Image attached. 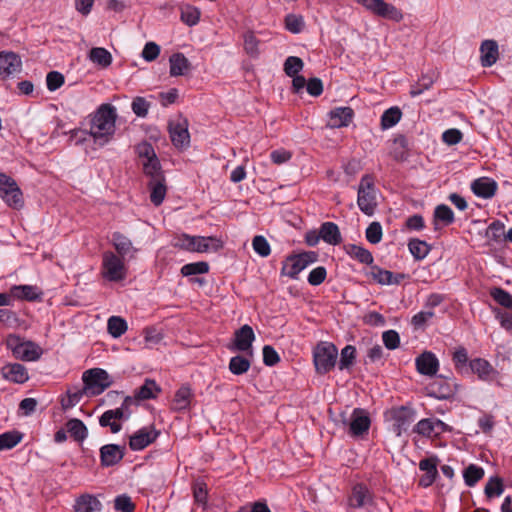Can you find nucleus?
<instances>
[{"label":"nucleus","instance_id":"1","mask_svg":"<svg viewBox=\"0 0 512 512\" xmlns=\"http://www.w3.org/2000/svg\"><path fill=\"white\" fill-rule=\"evenodd\" d=\"M117 110L111 104H101L90 115L89 135L99 146L108 144L115 134Z\"/></svg>","mask_w":512,"mask_h":512},{"label":"nucleus","instance_id":"2","mask_svg":"<svg viewBox=\"0 0 512 512\" xmlns=\"http://www.w3.org/2000/svg\"><path fill=\"white\" fill-rule=\"evenodd\" d=\"M161 387L156 383L155 380L145 379L144 383L134 390L132 396H127L122 404L121 408L115 410H107L101 416H124V410L131 413L130 407L140 406L142 402L155 399L161 393Z\"/></svg>","mask_w":512,"mask_h":512},{"label":"nucleus","instance_id":"3","mask_svg":"<svg viewBox=\"0 0 512 512\" xmlns=\"http://www.w3.org/2000/svg\"><path fill=\"white\" fill-rule=\"evenodd\" d=\"M338 349L330 342L321 341L313 349V363L317 374L325 375L337 363Z\"/></svg>","mask_w":512,"mask_h":512},{"label":"nucleus","instance_id":"4","mask_svg":"<svg viewBox=\"0 0 512 512\" xmlns=\"http://www.w3.org/2000/svg\"><path fill=\"white\" fill-rule=\"evenodd\" d=\"M5 343L7 349L12 352L13 356L23 361H36L43 353L39 345L32 341L25 340L18 335H8Z\"/></svg>","mask_w":512,"mask_h":512},{"label":"nucleus","instance_id":"5","mask_svg":"<svg viewBox=\"0 0 512 512\" xmlns=\"http://www.w3.org/2000/svg\"><path fill=\"white\" fill-rule=\"evenodd\" d=\"M318 260V253L315 251H304L298 254L289 255L281 268V275L291 279H297L301 271Z\"/></svg>","mask_w":512,"mask_h":512},{"label":"nucleus","instance_id":"6","mask_svg":"<svg viewBox=\"0 0 512 512\" xmlns=\"http://www.w3.org/2000/svg\"><path fill=\"white\" fill-rule=\"evenodd\" d=\"M101 275L110 282L124 280L127 275L124 259L112 251L104 252L102 256Z\"/></svg>","mask_w":512,"mask_h":512},{"label":"nucleus","instance_id":"7","mask_svg":"<svg viewBox=\"0 0 512 512\" xmlns=\"http://www.w3.org/2000/svg\"><path fill=\"white\" fill-rule=\"evenodd\" d=\"M357 204L359 209L366 215L371 216L377 206L374 180L370 175H364L358 187Z\"/></svg>","mask_w":512,"mask_h":512},{"label":"nucleus","instance_id":"8","mask_svg":"<svg viewBox=\"0 0 512 512\" xmlns=\"http://www.w3.org/2000/svg\"><path fill=\"white\" fill-rule=\"evenodd\" d=\"M82 380L86 395H99L111 385L109 374L101 368L86 370Z\"/></svg>","mask_w":512,"mask_h":512},{"label":"nucleus","instance_id":"9","mask_svg":"<svg viewBox=\"0 0 512 512\" xmlns=\"http://www.w3.org/2000/svg\"><path fill=\"white\" fill-rule=\"evenodd\" d=\"M359 4L383 19L400 22L403 20V13L394 5L384 0H357Z\"/></svg>","mask_w":512,"mask_h":512},{"label":"nucleus","instance_id":"10","mask_svg":"<svg viewBox=\"0 0 512 512\" xmlns=\"http://www.w3.org/2000/svg\"><path fill=\"white\" fill-rule=\"evenodd\" d=\"M2 200L14 210H20L24 206L23 193L10 176L2 173Z\"/></svg>","mask_w":512,"mask_h":512},{"label":"nucleus","instance_id":"11","mask_svg":"<svg viewBox=\"0 0 512 512\" xmlns=\"http://www.w3.org/2000/svg\"><path fill=\"white\" fill-rule=\"evenodd\" d=\"M169 134L173 145L176 148H185L189 146L190 135L186 120L169 123Z\"/></svg>","mask_w":512,"mask_h":512},{"label":"nucleus","instance_id":"12","mask_svg":"<svg viewBox=\"0 0 512 512\" xmlns=\"http://www.w3.org/2000/svg\"><path fill=\"white\" fill-rule=\"evenodd\" d=\"M417 371L421 375L435 376L439 369V360L434 353L425 351L415 359Z\"/></svg>","mask_w":512,"mask_h":512},{"label":"nucleus","instance_id":"13","mask_svg":"<svg viewBox=\"0 0 512 512\" xmlns=\"http://www.w3.org/2000/svg\"><path fill=\"white\" fill-rule=\"evenodd\" d=\"M471 190L477 197L490 199L496 194L498 184L489 177H481L472 182Z\"/></svg>","mask_w":512,"mask_h":512},{"label":"nucleus","instance_id":"14","mask_svg":"<svg viewBox=\"0 0 512 512\" xmlns=\"http://www.w3.org/2000/svg\"><path fill=\"white\" fill-rule=\"evenodd\" d=\"M354 118L351 107H336L329 112L328 126L331 128L347 127Z\"/></svg>","mask_w":512,"mask_h":512},{"label":"nucleus","instance_id":"15","mask_svg":"<svg viewBox=\"0 0 512 512\" xmlns=\"http://www.w3.org/2000/svg\"><path fill=\"white\" fill-rule=\"evenodd\" d=\"M255 334L251 326L243 325L234 332V347L238 351L247 352L252 348Z\"/></svg>","mask_w":512,"mask_h":512},{"label":"nucleus","instance_id":"16","mask_svg":"<svg viewBox=\"0 0 512 512\" xmlns=\"http://www.w3.org/2000/svg\"><path fill=\"white\" fill-rule=\"evenodd\" d=\"M469 371L476 374L482 381H492L497 371L483 358H475L469 362Z\"/></svg>","mask_w":512,"mask_h":512},{"label":"nucleus","instance_id":"17","mask_svg":"<svg viewBox=\"0 0 512 512\" xmlns=\"http://www.w3.org/2000/svg\"><path fill=\"white\" fill-rule=\"evenodd\" d=\"M159 432L153 428H142L130 437L129 446L132 450H142L151 444Z\"/></svg>","mask_w":512,"mask_h":512},{"label":"nucleus","instance_id":"18","mask_svg":"<svg viewBox=\"0 0 512 512\" xmlns=\"http://www.w3.org/2000/svg\"><path fill=\"white\" fill-rule=\"evenodd\" d=\"M480 61L485 68L494 65L499 58V48L495 40H484L480 45Z\"/></svg>","mask_w":512,"mask_h":512},{"label":"nucleus","instance_id":"19","mask_svg":"<svg viewBox=\"0 0 512 512\" xmlns=\"http://www.w3.org/2000/svg\"><path fill=\"white\" fill-rule=\"evenodd\" d=\"M124 457V447L116 444H107L100 449V459L102 466H113L120 462Z\"/></svg>","mask_w":512,"mask_h":512},{"label":"nucleus","instance_id":"20","mask_svg":"<svg viewBox=\"0 0 512 512\" xmlns=\"http://www.w3.org/2000/svg\"><path fill=\"white\" fill-rule=\"evenodd\" d=\"M22 71V60L20 56L14 52L2 51V80L18 74Z\"/></svg>","mask_w":512,"mask_h":512},{"label":"nucleus","instance_id":"21","mask_svg":"<svg viewBox=\"0 0 512 512\" xmlns=\"http://www.w3.org/2000/svg\"><path fill=\"white\" fill-rule=\"evenodd\" d=\"M2 377L19 384L26 382L29 378L27 369L24 365L19 363L7 364L3 366Z\"/></svg>","mask_w":512,"mask_h":512},{"label":"nucleus","instance_id":"22","mask_svg":"<svg viewBox=\"0 0 512 512\" xmlns=\"http://www.w3.org/2000/svg\"><path fill=\"white\" fill-rule=\"evenodd\" d=\"M193 398L192 390L189 386H181L175 393L171 408L175 412H182L189 408Z\"/></svg>","mask_w":512,"mask_h":512},{"label":"nucleus","instance_id":"23","mask_svg":"<svg viewBox=\"0 0 512 512\" xmlns=\"http://www.w3.org/2000/svg\"><path fill=\"white\" fill-rule=\"evenodd\" d=\"M455 221L453 210L446 204H439L435 207L433 212V225L437 230L439 225L449 226Z\"/></svg>","mask_w":512,"mask_h":512},{"label":"nucleus","instance_id":"24","mask_svg":"<svg viewBox=\"0 0 512 512\" xmlns=\"http://www.w3.org/2000/svg\"><path fill=\"white\" fill-rule=\"evenodd\" d=\"M320 236L327 244L336 246L342 242V236L339 227L334 222H324L321 224Z\"/></svg>","mask_w":512,"mask_h":512},{"label":"nucleus","instance_id":"25","mask_svg":"<svg viewBox=\"0 0 512 512\" xmlns=\"http://www.w3.org/2000/svg\"><path fill=\"white\" fill-rule=\"evenodd\" d=\"M343 424L348 426V433L352 437H362L367 434L371 421L370 418H344Z\"/></svg>","mask_w":512,"mask_h":512},{"label":"nucleus","instance_id":"26","mask_svg":"<svg viewBox=\"0 0 512 512\" xmlns=\"http://www.w3.org/2000/svg\"><path fill=\"white\" fill-rule=\"evenodd\" d=\"M101 507L100 501L95 496L83 494L76 500L74 512H100Z\"/></svg>","mask_w":512,"mask_h":512},{"label":"nucleus","instance_id":"27","mask_svg":"<svg viewBox=\"0 0 512 512\" xmlns=\"http://www.w3.org/2000/svg\"><path fill=\"white\" fill-rule=\"evenodd\" d=\"M371 501H372V497H371V494L366 486H364L362 484H358V485L354 486V488L352 490V494L349 498V503H350L351 507H354V508L364 507L367 504L371 503Z\"/></svg>","mask_w":512,"mask_h":512},{"label":"nucleus","instance_id":"28","mask_svg":"<svg viewBox=\"0 0 512 512\" xmlns=\"http://www.w3.org/2000/svg\"><path fill=\"white\" fill-rule=\"evenodd\" d=\"M170 75L173 77L185 75L191 68L189 60L183 53H175L170 59Z\"/></svg>","mask_w":512,"mask_h":512},{"label":"nucleus","instance_id":"29","mask_svg":"<svg viewBox=\"0 0 512 512\" xmlns=\"http://www.w3.org/2000/svg\"><path fill=\"white\" fill-rule=\"evenodd\" d=\"M112 244L118 253V256L125 259L130 253L136 252L132 242L126 236L119 232H115L112 235Z\"/></svg>","mask_w":512,"mask_h":512},{"label":"nucleus","instance_id":"30","mask_svg":"<svg viewBox=\"0 0 512 512\" xmlns=\"http://www.w3.org/2000/svg\"><path fill=\"white\" fill-rule=\"evenodd\" d=\"M345 251L351 258L362 264L372 265L374 262L372 253L362 246L348 244L345 246Z\"/></svg>","mask_w":512,"mask_h":512},{"label":"nucleus","instance_id":"31","mask_svg":"<svg viewBox=\"0 0 512 512\" xmlns=\"http://www.w3.org/2000/svg\"><path fill=\"white\" fill-rule=\"evenodd\" d=\"M165 179H154L150 180L148 186L151 190L150 200L155 206H159L166 195V186L164 184Z\"/></svg>","mask_w":512,"mask_h":512},{"label":"nucleus","instance_id":"32","mask_svg":"<svg viewBox=\"0 0 512 512\" xmlns=\"http://www.w3.org/2000/svg\"><path fill=\"white\" fill-rule=\"evenodd\" d=\"M13 298L34 301L40 297L37 288L31 285H19L11 288Z\"/></svg>","mask_w":512,"mask_h":512},{"label":"nucleus","instance_id":"33","mask_svg":"<svg viewBox=\"0 0 512 512\" xmlns=\"http://www.w3.org/2000/svg\"><path fill=\"white\" fill-rule=\"evenodd\" d=\"M66 429L70 436L77 442H83L87 437V428L78 418H71L66 423Z\"/></svg>","mask_w":512,"mask_h":512},{"label":"nucleus","instance_id":"34","mask_svg":"<svg viewBox=\"0 0 512 512\" xmlns=\"http://www.w3.org/2000/svg\"><path fill=\"white\" fill-rule=\"evenodd\" d=\"M401 117L402 111L398 106L390 107L381 116V128L383 130L392 128L401 120Z\"/></svg>","mask_w":512,"mask_h":512},{"label":"nucleus","instance_id":"35","mask_svg":"<svg viewBox=\"0 0 512 512\" xmlns=\"http://www.w3.org/2000/svg\"><path fill=\"white\" fill-rule=\"evenodd\" d=\"M89 59L93 63H95L103 68L110 66V64L112 63L111 53L107 49L102 48V47L92 48L89 52Z\"/></svg>","mask_w":512,"mask_h":512},{"label":"nucleus","instance_id":"36","mask_svg":"<svg viewBox=\"0 0 512 512\" xmlns=\"http://www.w3.org/2000/svg\"><path fill=\"white\" fill-rule=\"evenodd\" d=\"M127 329V322L120 316H111L107 321L108 333L114 338L121 337Z\"/></svg>","mask_w":512,"mask_h":512},{"label":"nucleus","instance_id":"37","mask_svg":"<svg viewBox=\"0 0 512 512\" xmlns=\"http://www.w3.org/2000/svg\"><path fill=\"white\" fill-rule=\"evenodd\" d=\"M408 249L416 260L424 259L430 252V246L417 238L409 240Z\"/></svg>","mask_w":512,"mask_h":512},{"label":"nucleus","instance_id":"38","mask_svg":"<svg viewBox=\"0 0 512 512\" xmlns=\"http://www.w3.org/2000/svg\"><path fill=\"white\" fill-rule=\"evenodd\" d=\"M453 363L455 365V369L461 374L469 373V367L467 366L468 362V352L464 347H458L452 356Z\"/></svg>","mask_w":512,"mask_h":512},{"label":"nucleus","instance_id":"39","mask_svg":"<svg viewBox=\"0 0 512 512\" xmlns=\"http://www.w3.org/2000/svg\"><path fill=\"white\" fill-rule=\"evenodd\" d=\"M284 24L286 30L293 34L301 33L305 28V21L302 15L297 14H287L284 18Z\"/></svg>","mask_w":512,"mask_h":512},{"label":"nucleus","instance_id":"40","mask_svg":"<svg viewBox=\"0 0 512 512\" xmlns=\"http://www.w3.org/2000/svg\"><path fill=\"white\" fill-rule=\"evenodd\" d=\"M356 348L353 345H346L340 353L338 368L340 370L349 369L355 363Z\"/></svg>","mask_w":512,"mask_h":512},{"label":"nucleus","instance_id":"41","mask_svg":"<svg viewBox=\"0 0 512 512\" xmlns=\"http://www.w3.org/2000/svg\"><path fill=\"white\" fill-rule=\"evenodd\" d=\"M369 276L379 285H391L392 271L383 269L377 265H372Z\"/></svg>","mask_w":512,"mask_h":512},{"label":"nucleus","instance_id":"42","mask_svg":"<svg viewBox=\"0 0 512 512\" xmlns=\"http://www.w3.org/2000/svg\"><path fill=\"white\" fill-rule=\"evenodd\" d=\"M250 368V361L241 355L233 356L229 361V370L234 375H242Z\"/></svg>","mask_w":512,"mask_h":512},{"label":"nucleus","instance_id":"43","mask_svg":"<svg viewBox=\"0 0 512 512\" xmlns=\"http://www.w3.org/2000/svg\"><path fill=\"white\" fill-rule=\"evenodd\" d=\"M84 394H86L84 388L83 389H79V388L69 389L67 391V394L64 397H62V399H61V405H62L63 409L67 410V409L75 406L81 400V398L83 397Z\"/></svg>","mask_w":512,"mask_h":512},{"label":"nucleus","instance_id":"44","mask_svg":"<svg viewBox=\"0 0 512 512\" xmlns=\"http://www.w3.org/2000/svg\"><path fill=\"white\" fill-rule=\"evenodd\" d=\"M143 171L151 180L164 178L161 172L160 162L156 157L142 161Z\"/></svg>","mask_w":512,"mask_h":512},{"label":"nucleus","instance_id":"45","mask_svg":"<svg viewBox=\"0 0 512 512\" xmlns=\"http://www.w3.org/2000/svg\"><path fill=\"white\" fill-rule=\"evenodd\" d=\"M200 10L192 5H187L181 9V21L188 26L196 25L200 20Z\"/></svg>","mask_w":512,"mask_h":512},{"label":"nucleus","instance_id":"46","mask_svg":"<svg viewBox=\"0 0 512 512\" xmlns=\"http://www.w3.org/2000/svg\"><path fill=\"white\" fill-rule=\"evenodd\" d=\"M490 295L499 305L512 309V295L500 287H494L490 291Z\"/></svg>","mask_w":512,"mask_h":512},{"label":"nucleus","instance_id":"47","mask_svg":"<svg viewBox=\"0 0 512 512\" xmlns=\"http://www.w3.org/2000/svg\"><path fill=\"white\" fill-rule=\"evenodd\" d=\"M209 271V264L205 261H199L194 263H188L182 266L181 274L183 276H191L198 274H205Z\"/></svg>","mask_w":512,"mask_h":512},{"label":"nucleus","instance_id":"48","mask_svg":"<svg viewBox=\"0 0 512 512\" xmlns=\"http://www.w3.org/2000/svg\"><path fill=\"white\" fill-rule=\"evenodd\" d=\"M465 483L472 487L484 476V470L474 464H470L464 471Z\"/></svg>","mask_w":512,"mask_h":512},{"label":"nucleus","instance_id":"49","mask_svg":"<svg viewBox=\"0 0 512 512\" xmlns=\"http://www.w3.org/2000/svg\"><path fill=\"white\" fill-rule=\"evenodd\" d=\"M434 83V78L430 75H423L416 84L411 86V97H417L424 91L429 90Z\"/></svg>","mask_w":512,"mask_h":512},{"label":"nucleus","instance_id":"50","mask_svg":"<svg viewBox=\"0 0 512 512\" xmlns=\"http://www.w3.org/2000/svg\"><path fill=\"white\" fill-rule=\"evenodd\" d=\"M304 63L297 56H289L284 62V72L287 76H296L303 69Z\"/></svg>","mask_w":512,"mask_h":512},{"label":"nucleus","instance_id":"51","mask_svg":"<svg viewBox=\"0 0 512 512\" xmlns=\"http://www.w3.org/2000/svg\"><path fill=\"white\" fill-rule=\"evenodd\" d=\"M196 241H198L196 236L183 233L175 238L173 245L179 249L195 252Z\"/></svg>","mask_w":512,"mask_h":512},{"label":"nucleus","instance_id":"52","mask_svg":"<svg viewBox=\"0 0 512 512\" xmlns=\"http://www.w3.org/2000/svg\"><path fill=\"white\" fill-rule=\"evenodd\" d=\"M253 250L261 257H268L271 253V247L267 239L262 235H257L252 240Z\"/></svg>","mask_w":512,"mask_h":512},{"label":"nucleus","instance_id":"53","mask_svg":"<svg viewBox=\"0 0 512 512\" xmlns=\"http://www.w3.org/2000/svg\"><path fill=\"white\" fill-rule=\"evenodd\" d=\"M365 236L371 244H378L382 240L383 231L379 222H372L366 228Z\"/></svg>","mask_w":512,"mask_h":512},{"label":"nucleus","instance_id":"54","mask_svg":"<svg viewBox=\"0 0 512 512\" xmlns=\"http://www.w3.org/2000/svg\"><path fill=\"white\" fill-rule=\"evenodd\" d=\"M23 438V433L18 430H12L2 433V450L15 447Z\"/></svg>","mask_w":512,"mask_h":512},{"label":"nucleus","instance_id":"55","mask_svg":"<svg viewBox=\"0 0 512 512\" xmlns=\"http://www.w3.org/2000/svg\"><path fill=\"white\" fill-rule=\"evenodd\" d=\"M193 496L196 503L203 505V507L207 504V485L203 481L197 480L193 484Z\"/></svg>","mask_w":512,"mask_h":512},{"label":"nucleus","instance_id":"56","mask_svg":"<svg viewBox=\"0 0 512 512\" xmlns=\"http://www.w3.org/2000/svg\"><path fill=\"white\" fill-rule=\"evenodd\" d=\"M504 224L499 221L495 220L493 221L487 229V236L490 237L495 242H499L502 239L505 240V232H504Z\"/></svg>","mask_w":512,"mask_h":512},{"label":"nucleus","instance_id":"57","mask_svg":"<svg viewBox=\"0 0 512 512\" xmlns=\"http://www.w3.org/2000/svg\"><path fill=\"white\" fill-rule=\"evenodd\" d=\"M382 341L389 350H395L400 346V336L395 330H387L382 334Z\"/></svg>","mask_w":512,"mask_h":512},{"label":"nucleus","instance_id":"58","mask_svg":"<svg viewBox=\"0 0 512 512\" xmlns=\"http://www.w3.org/2000/svg\"><path fill=\"white\" fill-rule=\"evenodd\" d=\"M503 492V482L499 477H492L485 486V494L488 498L499 496Z\"/></svg>","mask_w":512,"mask_h":512},{"label":"nucleus","instance_id":"59","mask_svg":"<svg viewBox=\"0 0 512 512\" xmlns=\"http://www.w3.org/2000/svg\"><path fill=\"white\" fill-rule=\"evenodd\" d=\"M149 108L150 103L144 97H135L131 103V109L138 117H145Z\"/></svg>","mask_w":512,"mask_h":512},{"label":"nucleus","instance_id":"60","mask_svg":"<svg viewBox=\"0 0 512 512\" xmlns=\"http://www.w3.org/2000/svg\"><path fill=\"white\" fill-rule=\"evenodd\" d=\"M327 277V270L324 266H318L312 269L308 275V283L312 286L322 284Z\"/></svg>","mask_w":512,"mask_h":512},{"label":"nucleus","instance_id":"61","mask_svg":"<svg viewBox=\"0 0 512 512\" xmlns=\"http://www.w3.org/2000/svg\"><path fill=\"white\" fill-rule=\"evenodd\" d=\"M462 139L463 133L456 128L447 129L442 133V141L449 146L460 143Z\"/></svg>","mask_w":512,"mask_h":512},{"label":"nucleus","instance_id":"62","mask_svg":"<svg viewBox=\"0 0 512 512\" xmlns=\"http://www.w3.org/2000/svg\"><path fill=\"white\" fill-rule=\"evenodd\" d=\"M263 363L266 366H275L280 362V356L278 352L270 345H265L262 350Z\"/></svg>","mask_w":512,"mask_h":512},{"label":"nucleus","instance_id":"63","mask_svg":"<svg viewBox=\"0 0 512 512\" xmlns=\"http://www.w3.org/2000/svg\"><path fill=\"white\" fill-rule=\"evenodd\" d=\"M64 84V76L58 71H51L46 76V85L49 91H55Z\"/></svg>","mask_w":512,"mask_h":512},{"label":"nucleus","instance_id":"64","mask_svg":"<svg viewBox=\"0 0 512 512\" xmlns=\"http://www.w3.org/2000/svg\"><path fill=\"white\" fill-rule=\"evenodd\" d=\"M437 465H438V459L436 457H429L422 459L419 463L420 470L424 471L427 475H430L432 477L437 476Z\"/></svg>","mask_w":512,"mask_h":512}]
</instances>
